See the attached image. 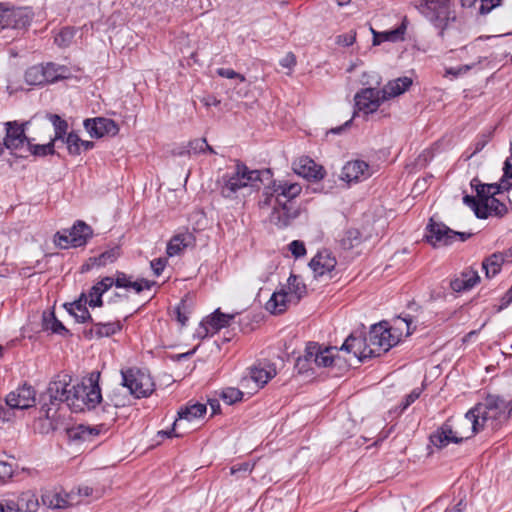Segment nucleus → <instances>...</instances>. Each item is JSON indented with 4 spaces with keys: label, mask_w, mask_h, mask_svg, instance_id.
Returning a JSON list of instances; mask_svg holds the SVG:
<instances>
[{
    "label": "nucleus",
    "mask_w": 512,
    "mask_h": 512,
    "mask_svg": "<svg viewBox=\"0 0 512 512\" xmlns=\"http://www.w3.org/2000/svg\"><path fill=\"white\" fill-rule=\"evenodd\" d=\"M302 187L289 181H274L264 192L261 207H271L270 221L278 227H286L298 215L292 201L300 195Z\"/></svg>",
    "instance_id": "f257e3e1"
},
{
    "label": "nucleus",
    "mask_w": 512,
    "mask_h": 512,
    "mask_svg": "<svg viewBox=\"0 0 512 512\" xmlns=\"http://www.w3.org/2000/svg\"><path fill=\"white\" fill-rule=\"evenodd\" d=\"M470 185L475 189L476 197L465 195L463 202L474 211L478 218L503 216L507 212L506 205L495 198V195L499 194L502 189L499 184H482L479 179L473 178Z\"/></svg>",
    "instance_id": "f03ea898"
},
{
    "label": "nucleus",
    "mask_w": 512,
    "mask_h": 512,
    "mask_svg": "<svg viewBox=\"0 0 512 512\" xmlns=\"http://www.w3.org/2000/svg\"><path fill=\"white\" fill-rule=\"evenodd\" d=\"M511 410L512 401L507 402L499 396L489 395L470 409V417L479 427V431L496 430L507 421Z\"/></svg>",
    "instance_id": "7ed1b4c3"
},
{
    "label": "nucleus",
    "mask_w": 512,
    "mask_h": 512,
    "mask_svg": "<svg viewBox=\"0 0 512 512\" xmlns=\"http://www.w3.org/2000/svg\"><path fill=\"white\" fill-rule=\"evenodd\" d=\"M478 432H480L479 427L476 426L472 417H470L469 410L456 421H446L430 436V441L434 446L443 448L450 443H460L463 440H467Z\"/></svg>",
    "instance_id": "20e7f679"
},
{
    "label": "nucleus",
    "mask_w": 512,
    "mask_h": 512,
    "mask_svg": "<svg viewBox=\"0 0 512 512\" xmlns=\"http://www.w3.org/2000/svg\"><path fill=\"white\" fill-rule=\"evenodd\" d=\"M411 320L407 318H397L394 321V327L389 328L386 322L375 324L371 327L367 341H369V353L372 356H379L383 352H387L390 348L395 346L400 338L395 335L393 331H402L403 326L406 327V336L411 334L410 331Z\"/></svg>",
    "instance_id": "39448f33"
},
{
    "label": "nucleus",
    "mask_w": 512,
    "mask_h": 512,
    "mask_svg": "<svg viewBox=\"0 0 512 512\" xmlns=\"http://www.w3.org/2000/svg\"><path fill=\"white\" fill-rule=\"evenodd\" d=\"M113 285L117 288L134 290L136 293H140L144 289H150L152 283L145 279L133 280L131 276L118 272L115 279L105 277L92 286L83 298L85 303H88L90 307H100L102 305V295Z\"/></svg>",
    "instance_id": "423d86ee"
},
{
    "label": "nucleus",
    "mask_w": 512,
    "mask_h": 512,
    "mask_svg": "<svg viewBox=\"0 0 512 512\" xmlns=\"http://www.w3.org/2000/svg\"><path fill=\"white\" fill-rule=\"evenodd\" d=\"M100 374L91 373L88 377L82 379L78 384L72 385V396L69 408L74 412L84 409L95 408L102 400L101 389L99 387Z\"/></svg>",
    "instance_id": "0eeeda50"
},
{
    "label": "nucleus",
    "mask_w": 512,
    "mask_h": 512,
    "mask_svg": "<svg viewBox=\"0 0 512 512\" xmlns=\"http://www.w3.org/2000/svg\"><path fill=\"white\" fill-rule=\"evenodd\" d=\"M227 169L226 190L229 191V194H226V197H230V194H234L236 198L239 195L244 196L245 191L256 187L261 180L259 170H250L238 161H234L233 165L227 167Z\"/></svg>",
    "instance_id": "6e6552de"
},
{
    "label": "nucleus",
    "mask_w": 512,
    "mask_h": 512,
    "mask_svg": "<svg viewBox=\"0 0 512 512\" xmlns=\"http://www.w3.org/2000/svg\"><path fill=\"white\" fill-rule=\"evenodd\" d=\"M418 9L430 23L441 30L456 19L450 0H425Z\"/></svg>",
    "instance_id": "1a4fd4ad"
},
{
    "label": "nucleus",
    "mask_w": 512,
    "mask_h": 512,
    "mask_svg": "<svg viewBox=\"0 0 512 512\" xmlns=\"http://www.w3.org/2000/svg\"><path fill=\"white\" fill-rule=\"evenodd\" d=\"M426 230L425 238L433 247L451 245L456 239L464 242L472 236V233L456 232L443 223L433 221V219L430 220Z\"/></svg>",
    "instance_id": "9d476101"
},
{
    "label": "nucleus",
    "mask_w": 512,
    "mask_h": 512,
    "mask_svg": "<svg viewBox=\"0 0 512 512\" xmlns=\"http://www.w3.org/2000/svg\"><path fill=\"white\" fill-rule=\"evenodd\" d=\"M206 410V405L201 403H193L185 407H181L178 411V418L173 423L172 430L161 431L159 434L166 435L168 437H170L171 434L176 437L182 436L191 429L190 424L198 421L204 416Z\"/></svg>",
    "instance_id": "9b49d317"
},
{
    "label": "nucleus",
    "mask_w": 512,
    "mask_h": 512,
    "mask_svg": "<svg viewBox=\"0 0 512 512\" xmlns=\"http://www.w3.org/2000/svg\"><path fill=\"white\" fill-rule=\"evenodd\" d=\"M122 384L129 393L136 398L149 396L154 391V382L151 376L139 369L122 371Z\"/></svg>",
    "instance_id": "f8f14e48"
},
{
    "label": "nucleus",
    "mask_w": 512,
    "mask_h": 512,
    "mask_svg": "<svg viewBox=\"0 0 512 512\" xmlns=\"http://www.w3.org/2000/svg\"><path fill=\"white\" fill-rule=\"evenodd\" d=\"M276 374L277 369L274 363L267 359H260L247 368V374L241 379V385L245 387L246 383L251 380L256 388L260 389L273 379Z\"/></svg>",
    "instance_id": "ddd939ff"
},
{
    "label": "nucleus",
    "mask_w": 512,
    "mask_h": 512,
    "mask_svg": "<svg viewBox=\"0 0 512 512\" xmlns=\"http://www.w3.org/2000/svg\"><path fill=\"white\" fill-rule=\"evenodd\" d=\"M46 394L49 397L50 407L56 408L60 403H65L69 407L72 396L70 376H57L49 383Z\"/></svg>",
    "instance_id": "4468645a"
},
{
    "label": "nucleus",
    "mask_w": 512,
    "mask_h": 512,
    "mask_svg": "<svg viewBox=\"0 0 512 512\" xmlns=\"http://www.w3.org/2000/svg\"><path fill=\"white\" fill-rule=\"evenodd\" d=\"M91 235V228L86 223L78 221L70 230L58 234L56 242L61 248L80 247L87 242Z\"/></svg>",
    "instance_id": "2eb2a0df"
},
{
    "label": "nucleus",
    "mask_w": 512,
    "mask_h": 512,
    "mask_svg": "<svg viewBox=\"0 0 512 512\" xmlns=\"http://www.w3.org/2000/svg\"><path fill=\"white\" fill-rule=\"evenodd\" d=\"M354 101L357 111L368 115L376 112L385 98L381 90L363 88L355 94Z\"/></svg>",
    "instance_id": "dca6fc26"
},
{
    "label": "nucleus",
    "mask_w": 512,
    "mask_h": 512,
    "mask_svg": "<svg viewBox=\"0 0 512 512\" xmlns=\"http://www.w3.org/2000/svg\"><path fill=\"white\" fill-rule=\"evenodd\" d=\"M43 504L53 509H64L77 505L78 496L61 487L47 490L42 495Z\"/></svg>",
    "instance_id": "f3484780"
},
{
    "label": "nucleus",
    "mask_w": 512,
    "mask_h": 512,
    "mask_svg": "<svg viewBox=\"0 0 512 512\" xmlns=\"http://www.w3.org/2000/svg\"><path fill=\"white\" fill-rule=\"evenodd\" d=\"M36 402V392L30 385L24 384L6 396V404L11 409H28Z\"/></svg>",
    "instance_id": "a211bd4d"
},
{
    "label": "nucleus",
    "mask_w": 512,
    "mask_h": 512,
    "mask_svg": "<svg viewBox=\"0 0 512 512\" xmlns=\"http://www.w3.org/2000/svg\"><path fill=\"white\" fill-rule=\"evenodd\" d=\"M29 122L19 123L17 121L6 122V136L4 138V148L11 151L17 150L23 147L25 144L28 145L30 142L29 138L25 135V128Z\"/></svg>",
    "instance_id": "6ab92c4d"
},
{
    "label": "nucleus",
    "mask_w": 512,
    "mask_h": 512,
    "mask_svg": "<svg viewBox=\"0 0 512 512\" xmlns=\"http://www.w3.org/2000/svg\"><path fill=\"white\" fill-rule=\"evenodd\" d=\"M373 170L363 160H352L347 162L341 171V179L347 183H358L365 181L372 176Z\"/></svg>",
    "instance_id": "aec40b11"
},
{
    "label": "nucleus",
    "mask_w": 512,
    "mask_h": 512,
    "mask_svg": "<svg viewBox=\"0 0 512 512\" xmlns=\"http://www.w3.org/2000/svg\"><path fill=\"white\" fill-rule=\"evenodd\" d=\"M337 352V347L322 346L315 342L308 343V357L316 368L332 366Z\"/></svg>",
    "instance_id": "412c9836"
},
{
    "label": "nucleus",
    "mask_w": 512,
    "mask_h": 512,
    "mask_svg": "<svg viewBox=\"0 0 512 512\" xmlns=\"http://www.w3.org/2000/svg\"><path fill=\"white\" fill-rule=\"evenodd\" d=\"M337 261L334 256H332L331 252L324 250L318 252L310 261L309 266L312 269L314 276L331 277V273L334 270Z\"/></svg>",
    "instance_id": "4be33fe9"
},
{
    "label": "nucleus",
    "mask_w": 512,
    "mask_h": 512,
    "mask_svg": "<svg viewBox=\"0 0 512 512\" xmlns=\"http://www.w3.org/2000/svg\"><path fill=\"white\" fill-rule=\"evenodd\" d=\"M84 125L92 137L100 138L105 135H116L119 132L117 124L107 118L87 119Z\"/></svg>",
    "instance_id": "5701e85b"
},
{
    "label": "nucleus",
    "mask_w": 512,
    "mask_h": 512,
    "mask_svg": "<svg viewBox=\"0 0 512 512\" xmlns=\"http://www.w3.org/2000/svg\"><path fill=\"white\" fill-rule=\"evenodd\" d=\"M293 170L298 175L313 180H319L324 177L325 171L322 166L315 163L309 157L303 156L293 163Z\"/></svg>",
    "instance_id": "b1692460"
},
{
    "label": "nucleus",
    "mask_w": 512,
    "mask_h": 512,
    "mask_svg": "<svg viewBox=\"0 0 512 512\" xmlns=\"http://www.w3.org/2000/svg\"><path fill=\"white\" fill-rule=\"evenodd\" d=\"M224 326V314L220 308L216 309L214 313L206 317L196 329L195 335L198 338H205L217 333Z\"/></svg>",
    "instance_id": "393cba45"
},
{
    "label": "nucleus",
    "mask_w": 512,
    "mask_h": 512,
    "mask_svg": "<svg viewBox=\"0 0 512 512\" xmlns=\"http://www.w3.org/2000/svg\"><path fill=\"white\" fill-rule=\"evenodd\" d=\"M250 83L241 74L233 70H226V89H229L231 98H242L247 95Z\"/></svg>",
    "instance_id": "a878e982"
},
{
    "label": "nucleus",
    "mask_w": 512,
    "mask_h": 512,
    "mask_svg": "<svg viewBox=\"0 0 512 512\" xmlns=\"http://www.w3.org/2000/svg\"><path fill=\"white\" fill-rule=\"evenodd\" d=\"M44 417L38 421V429L42 434H48L64 426L63 419L57 415V408L48 407L45 403L42 408Z\"/></svg>",
    "instance_id": "bb28decb"
},
{
    "label": "nucleus",
    "mask_w": 512,
    "mask_h": 512,
    "mask_svg": "<svg viewBox=\"0 0 512 512\" xmlns=\"http://www.w3.org/2000/svg\"><path fill=\"white\" fill-rule=\"evenodd\" d=\"M340 349L348 353H352L360 360L373 357L372 353H369V341L362 337L354 336L353 334L346 338Z\"/></svg>",
    "instance_id": "cd10ccee"
},
{
    "label": "nucleus",
    "mask_w": 512,
    "mask_h": 512,
    "mask_svg": "<svg viewBox=\"0 0 512 512\" xmlns=\"http://www.w3.org/2000/svg\"><path fill=\"white\" fill-rule=\"evenodd\" d=\"M294 303L287 294L285 287H281L272 293L265 304V309L271 314H281L287 310L290 304Z\"/></svg>",
    "instance_id": "c85d7f7f"
},
{
    "label": "nucleus",
    "mask_w": 512,
    "mask_h": 512,
    "mask_svg": "<svg viewBox=\"0 0 512 512\" xmlns=\"http://www.w3.org/2000/svg\"><path fill=\"white\" fill-rule=\"evenodd\" d=\"M1 504L12 506L16 512H37L39 509L38 498L31 491L21 493L16 502L9 500L3 501Z\"/></svg>",
    "instance_id": "c756f323"
},
{
    "label": "nucleus",
    "mask_w": 512,
    "mask_h": 512,
    "mask_svg": "<svg viewBox=\"0 0 512 512\" xmlns=\"http://www.w3.org/2000/svg\"><path fill=\"white\" fill-rule=\"evenodd\" d=\"M480 282L478 271L473 268H466L459 277L451 282V288L455 292L468 291Z\"/></svg>",
    "instance_id": "7c9ffc66"
},
{
    "label": "nucleus",
    "mask_w": 512,
    "mask_h": 512,
    "mask_svg": "<svg viewBox=\"0 0 512 512\" xmlns=\"http://www.w3.org/2000/svg\"><path fill=\"white\" fill-rule=\"evenodd\" d=\"M410 77L404 76L389 81L381 90L385 100L397 97L406 92L412 85Z\"/></svg>",
    "instance_id": "2f4dec72"
},
{
    "label": "nucleus",
    "mask_w": 512,
    "mask_h": 512,
    "mask_svg": "<svg viewBox=\"0 0 512 512\" xmlns=\"http://www.w3.org/2000/svg\"><path fill=\"white\" fill-rule=\"evenodd\" d=\"M405 31V23H402L399 27L395 29L383 32H377L373 28H371V32L373 34V45H380L382 42L385 41L396 42L402 40L404 38Z\"/></svg>",
    "instance_id": "473e14b6"
},
{
    "label": "nucleus",
    "mask_w": 512,
    "mask_h": 512,
    "mask_svg": "<svg viewBox=\"0 0 512 512\" xmlns=\"http://www.w3.org/2000/svg\"><path fill=\"white\" fill-rule=\"evenodd\" d=\"M193 243V236L189 232L175 235L167 245V254L170 257L180 254L185 248Z\"/></svg>",
    "instance_id": "72a5a7b5"
},
{
    "label": "nucleus",
    "mask_w": 512,
    "mask_h": 512,
    "mask_svg": "<svg viewBox=\"0 0 512 512\" xmlns=\"http://www.w3.org/2000/svg\"><path fill=\"white\" fill-rule=\"evenodd\" d=\"M102 426H87L78 425L68 430L69 437L72 439H79L82 441H92L100 434Z\"/></svg>",
    "instance_id": "f704fd0d"
},
{
    "label": "nucleus",
    "mask_w": 512,
    "mask_h": 512,
    "mask_svg": "<svg viewBox=\"0 0 512 512\" xmlns=\"http://www.w3.org/2000/svg\"><path fill=\"white\" fill-rule=\"evenodd\" d=\"M84 297L85 293H82L78 300L66 305L68 312L80 323L92 320L91 315L86 308L87 303H85V300L83 299Z\"/></svg>",
    "instance_id": "c9c22d12"
},
{
    "label": "nucleus",
    "mask_w": 512,
    "mask_h": 512,
    "mask_svg": "<svg viewBox=\"0 0 512 512\" xmlns=\"http://www.w3.org/2000/svg\"><path fill=\"white\" fill-rule=\"evenodd\" d=\"M43 74H45L46 83H52L60 79L68 78L70 70L63 65L47 63L46 65H43Z\"/></svg>",
    "instance_id": "e433bc0d"
},
{
    "label": "nucleus",
    "mask_w": 512,
    "mask_h": 512,
    "mask_svg": "<svg viewBox=\"0 0 512 512\" xmlns=\"http://www.w3.org/2000/svg\"><path fill=\"white\" fill-rule=\"evenodd\" d=\"M287 290L288 296L294 303H297L306 293V286L301 279L296 275H290L287 280V285L284 286Z\"/></svg>",
    "instance_id": "4c0bfd02"
},
{
    "label": "nucleus",
    "mask_w": 512,
    "mask_h": 512,
    "mask_svg": "<svg viewBox=\"0 0 512 512\" xmlns=\"http://www.w3.org/2000/svg\"><path fill=\"white\" fill-rule=\"evenodd\" d=\"M503 262L504 256L501 253H494L487 257L482 263V268L485 271L486 277L492 278L497 275L501 270Z\"/></svg>",
    "instance_id": "58836bf2"
},
{
    "label": "nucleus",
    "mask_w": 512,
    "mask_h": 512,
    "mask_svg": "<svg viewBox=\"0 0 512 512\" xmlns=\"http://www.w3.org/2000/svg\"><path fill=\"white\" fill-rule=\"evenodd\" d=\"M9 15V27L24 28L30 23L29 13L26 9L11 6Z\"/></svg>",
    "instance_id": "ea45409f"
},
{
    "label": "nucleus",
    "mask_w": 512,
    "mask_h": 512,
    "mask_svg": "<svg viewBox=\"0 0 512 512\" xmlns=\"http://www.w3.org/2000/svg\"><path fill=\"white\" fill-rule=\"evenodd\" d=\"M121 328L122 325L119 321L107 323L98 322L93 324L91 333H94L98 337H108L120 331Z\"/></svg>",
    "instance_id": "a19ab883"
},
{
    "label": "nucleus",
    "mask_w": 512,
    "mask_h": 512,
    "mask_svg": "<svg viewBox=\"0 0 512 512\" xmlns=\"http://www.w3.org/2000/svg\"><path fill=\"white\" fill-rule=\"evenodd\" d=\"M43 329L50 330L53 333L64 335L68 333V330L65 326L56 319L53 312H44L43 313Z\"/></svg>",
    "instance_id": "79ce46f5"
},
{
    "label": "nucleus",
    "mask_w": 512,
    "mask_h": 512,
    "mask_svg": "<svg viewBox=\"0 0 512 512\" xmlns=\"http://www.w3.org/2000/svg\"><path fill=\"white\" fill-rule=\"evenodd\" d=\"M362 241L361 233L358 229L350 228L345 231L340 239V245L343 249L349 250L358 246Z\"/></svg>",
    "instance_id": "37998d69"
},
{
    "label": "nucleus",
    "mask_w": 512,
    "mask_h": 512,
    "mask_svg": "<svg viewBox=\"0 0 512 512\" xmlns=\"http://www.w3.org/2000/svg\"><path fill=\"white\" fill-rule=\"evenodd\" d=\"M25 81L29 85H42L46 83L45 74H43V64L35 65L25 72Z\"/></svg>",
    "instance_id": "c03bdc74"
},
{
    "label": "nucleus",
    "mask_w": 512,
    "mask_h": 512,
    "mask_svg": "<svg viewBox=\"0 0 512 512\" xmlns=\"http://www.w3.org/2000/svg\"><path fill=\"white\" fill-rule=\"evenodd\" d=\"M295 368L300 374L314 372L316 367L314 366L313 361L308 357V345L305 348L304 354L297 359Z\"/></svg>",
    "instance_id": "a18cd8bd"
},
{
    "label": "nucleus",
    "mask_w": 512,
    "mask_h": 512,
    "mask_svg": "<svg viewBox=\"0 0 512 512\" xmlns=\"http://www.w3.org/2000/svg\"><path fill=\"white\" fill-rule=\"evenodd\" d=\"M74 36L75 30L71 27H65L55 35L54 42L59 47H67L72 43Z\"/></svg>",
    "instance_id": "49530a36"
},
{
    "label": "nucleus",
    "mask_w": 512,
    "mask_h": 512,
    "mask_svg": "<svg viewBox=\"0 0 512 512\" xmlns=\"http://www.w3.org/2000/svg\"><path fill=\"white\" fill-rule=\"evenodd\" d=\"M205 151H209L213 153V149L206 142L205 138L195 139L189 142L187 153L189 155H197L199 153H204Z\"/></svg>",
    "instance_id": "de8ad7c7"
},
{
    "label": "nucleus",
    "mask_w": 512,
    "mask_h": 512,
    "mask_svg": "<svg viewBox=\"0 0 512 512\" xmlns=\"http://www.w3.org/2000/svg\"><path fill=\"white\" fill-rule=\"evenodd\" d=\"M28 150L35 156H46L54 153V141L47 144H32L28 142Z\"/></svg>",
    "instance_id": "09e8293b"
},
{
    "label": "nucleus",
    "mask_w": 512,
    "mask_h": 512,
    "mask_svg": "<svg viewBox=\"0 0 512 512\" xmlns=\"http://www.w3.org/2000/svg\"><path fill=\"white\" fill-rule=\"evenodd\" d=\"M51 121L55 129V137L53 141L62 139L68 127L66 121L62 120L58 115H52Z\"/></svg>",
    "instance_id": "8fccbe9b"
},
{
    "label": "nucleus",
    "mask_w": 512,
    "mask_h": 512,
    "mask_svg": "<svg viewBox=\"0 0 512 512\" xmlns=\"http://www.w3.org/2000/svg\"><path fill=\"white\" fill-rule=\"evenodd\" d=\"M502 189L508 190L512 187V164L507 159L504 163L503 167V176L501 178V183L499 184Z\"/></svg>",
    "instance_id": "3c124183"
},
{
    "label": "nucleus",
    "mask_w": 512,
    "mask_h": 512,
    "mask_svg": "<svg viewBox=\"0 0 512 512\" xmlns=\"http://www.w3.org/2000/svg\"><path fill=\"white\" fill-rule=\"evenodd\" d=\"M80 143L81 139L75 133H69L66 137L67 149L70 154L79 155L80 154Z\"/></svg>",
    "instance_id": "603ef678"
},
{
    "label": "nucleus",
    "mask_w": 512,
    "mask_h": 512,
    "mask_svg": "<svg viewBox=\"0 0 512 512\" xmlns=\"http://www.w3.org/2000/svg\"><path fill=\"white\" fill-rule=\"evenodd\" d=\"M119 257V249L112 248L103 252L97 259L98 265H107L113 263Z\"/></svg>",
    "instance_id": "864d4df0"
},
{
    "label": "nucleus",
    "mask_w": 512,
    "mask_h": 512,
    "mask_svg": "<svg viewBox=\"0 0 512 512\" xmlns=\"http://www.w3.org/2000/svg\"><path fill=\"white\" fill-rule=\"evenodd\" d=\"M243 397V392L237 388L229 387L226 388V404H234L238 401H241Z\"/></svg>",
    "instance_id": "5fc2aeb1"
},
{
    "label": "nucleus",
    "mask_w": 512,
    "mask_h": 512,
    "mask_svg": "<svg viewBox=\"0 0 512 512\" xmlns=\"http://www.w3.org/2000/svg\"><path fill=\"white\" fill-rule=\"evenodd\" d=\"M356 40V32L350 31L345 34L338 35L336 38V43L343 47H348L354 44Z\"/></svg>",
    "instance_id": "6e6d98bb"
},
{
    "label": "nucleus",
    "mask_w": 512,
    "mask_h": 512,
    "mask_svg": "<svg viewBox=\"0 0 512 512\" xmlns=\"http://www.w3.org/2000/svg\"><path fill=\"white\" fill-rule=\"evenodd\" d=\"M10 8L8 3H0V28L9 27Z\"/></svg>",
    "instance_id": "4d7b16f0"
},
{
    "label": "nucleus",
    "mask_w": 512,
    "mask_h": 512,
    "mask_svg": "<svg viewBox=\"0 0 512 512\" xmlns=\"http://www.w3.org/2000/svg\"><path fill=\"white\" fill-rule=\"evenodd\" d=\"M71 494H76L78 496L77 505L82 503L85 499L92 496L93 489L88 486L79 487L76 490L72 489Z\"/></svg>",
    "instance_id": "13d9d810"
},
{
    "label": "nucleus",
    "mask_w": 512,
    "mask_h": 512,
    "mask_svg": "<svg viewBox=\"0 0 512 512\" xmlns=\"http://www.w3.org/2000/svg\"><path fill=\"white\" fill-rule=\"evenodd\" d=\"M289 250L296 257L299 258L306 253L305 245L302 241L294 240L289 244Z\"/></svg>",
    "instance_id": "bf43d9fd"
},
{
    "label": "nucleus",
    "mask_w": 512,
    "mask_h": 512,
    "mask_svg": "<svg viewBox=\"0 0 512 512\" xmlns=\"http://www.w3.org/2000/svg\"><path fill=\"white\" fill-rule=\"evenodd\" d=\"M14 473V469L11 463L0 460V480L6 481L10 479Z\"/></svg>",
    "instance_id": "052dcab7"
},
{
    "label": "nucleus",
    "mask_w": 512,
    "mask_h": 512,
    "mask_svg": "<svg viewBox=\"0 0 512 512\" xmlns=\"http://www.w3.org/2000/svg\"><path fill=\"white\" fill-rule=\"evenodd\" d=\"M280 65L283 68H287L289 70L288 74L294 69L296 65V56L292 52H288L281 60Z\"/></svg>",
    "instance_id": "680f3d73"
},
{
    "label": "nucleus",
    "mask_w": 512,
    "mask_h": 512,
    "mask_svg": "<svg viewBox=\"0 0 512 512\" xmlns=\"http://www.w3.org/2000/svg\"><path fill=\"white\" fill-rule=\"evenodd\" d=\"M487 58L486 57H480L477 61V63H472L470 65H463V66H460L458 69L454 70V69H449L447 72L448 73H451L453 74L454 76H458L462 73H466L467 71L475 68L477 66V64H481L482 62L486 61Z\"/></svg>",
    "instance_id": "e2e57ef3"
},
{
    "label": "nucleus",
    "mask_w": 512,
    "mask_h": 512,
    "mask_svg": "<svg viewBox=\"0 0 512 512\" xmlns=\"http://www.w3.org/2000/svg\"><path fill=\"white\" fill-rule=\"evenodd\" d=\"M167 260L164 258H157L151 261V268L156 276H159L166 267Z\"/></svg>",
    "instance_id": "0e129e2a"
},
{
    "label": "nucleus",
    "mask_w": 512,
    "mask_h": 512,
    "mask_svg": "<svg viewBox=\"0 0 512 512\" xmlns=\"http://www.w3.org/2000/svg\"><path fill=\"white\" fill-rule=\"evenodd\" d=\"M480 13L486 14L490 12L494 7L500 5L501 0H481Z\"/></svg>",
    "instance_id": "69168bd1"
},
{
    "label": "nucleus",
    "mask_w": 512,
    "mask_h": 512,
    "mask_svg": "<svg viewBox=\"0 0 512 512\" xmlns=\"http://www.w3.org/2000/svg\"><path fill=\"white\" fill-rule=\"evenodd\" d=\"M421 390L416 388L412 390L405 398L404 404H403V410L408 408L412 403H414L420 396Z\"/></svg>",
    "instance_id": "338daca9"
},
{
    "label": "nucleus",
    "mask_w": 512,
    "mask_h": 512,
    "mask_svg": "<svg viewBox=\"0 0 512 512\" xmlns=\"http://www.w3.org/2000/svg\"><path fill=\"white\" fill-rule=\"evenodd\" d=\"M512 303V286L501 298L500 309L507 308Z\"/></svg>",
    "instance_id": "774afa93"
}]
</instances>
